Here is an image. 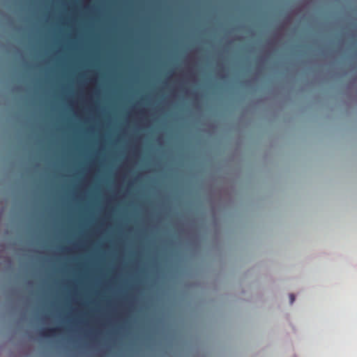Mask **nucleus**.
Listing matches in <instances>:
<instances>
[{
    "mask_svg": "<svg viewBox=\"0 0 357 357\" xmlns=\"http://www.w3.org/2000/svg\"><path fill=\"white\" fill-rule=\"evenodd\" d=\"M26 315V314H24ZM31 315L44 317H62V316H95V315H126V316H149V315H166L167 314H31Z\"/></svg>",
    "mask_w": 357,
    "mask_h": 357,
    "instance_id": "f257e3e1",
    "label": "nucleus"
},
{
    "mask_svg": "<svg viewBox=\"0 0 357 357\" xmlns=\"http://www.w3.org/2000/svg\"><path fill=\"white\" fill-rule=\"evenodd\" d=\"M63 328L61 326L55 327H44L39 330L38 333L43 337H52L61 334Z\"/></svg>",
    "mask_w": 357,
    "mask_h": 357,
    "instance_id": "f03ea898",
    "label": "nucleus"
},
{
    "mask_svg": "<svg viewBox=\"0 0 357 357\" xmlns=\"http://www.w3.org/2000/svg\"><path fill=\"white\" fill-rule=\"evenodd\" d=\"M33 312H117L116 311H73V310H69V311H63V310H58V311H33ZM126 312H145L144 311H127Z\"/></svg>",
    "mask_w": 357,
    "mask_h": 357,
    "instance_id": "7ed1b4c3",
    "label": "nucleus"
},
{
    "mask_svg": "<svg viewBox=\"0 0 357 357\" xmlns=\"http://www.w3.org/2000/svg\"><path fill=\"white\" fill-rule=\"evenodd\" d=\"M289 298H290V303L292 304L295 300V296L294 294H291L289 295Z\"/></svg>",
    "mask_w": 357,
    "mask_h": 357,
    "instance_id": "20e7f679",
    "label": "nucleus"
}]
</instances>
